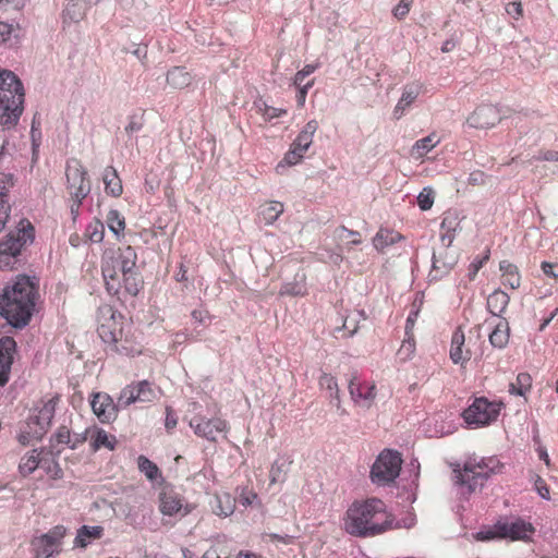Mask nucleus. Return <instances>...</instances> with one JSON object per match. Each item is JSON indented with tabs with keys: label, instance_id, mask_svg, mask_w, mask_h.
Segmentation results:
<instances>
[{
	"label": "nucleus",
	"instance_id": "f257e3e1",
	"mask_svg": "<svg viewBox=\"0 0 558 558\" xmlns=\"http://www.w3.org/2000/svg\"><path fill=\"white\" fill-rule=\"evenodd\" d=\"M136 262L137 254L130 245L105 251L101 258V272L110 294L119 295L122 289L131 296L138 294L143 281Z\"/></svg>",
	"mask_w": 558,
	"mask_h": 558
},
{
	"label": "nucleus",
	"instance_id": "f03ea898",
	"mask_svg": "<svg viewBox=\"0 0 558 558\" xmlns=\"http://www.w3.org/2000/svg\"><path fill=\"white\" fill-rule=\"evenodd\" d=\"M37 298L38 279L19 275L0 294V314L14 328H23L33 316Z\"/></svg>",
	"mask_w": 558,
	"mask_h": 558
},
{
	"label": "nucleus",
	"instance_id": "7ed1b4c3",
	"mask_svg": "<svg viewBox=\"0 0 558 558\" xmlns=\"http://www.w3.org/2000/svg\"><path fill=\"white\" fill-rule=\"evenodd\" d=\"M392 523V515L388 513L385 502L378 498H368L349 507L344 530L356 537H373L390 530Z\"/></svg>",
	"mask_w": 558,
	"mask_h": 558
},
{
	"label": "nucleus",
	"instance_id": "20e7f679",
	"mask_svg": "<svg viewBox=\"0 0 558 558\" xmlns=\"http://www.w3.org/2000/svg\"><path fill=\"white\" fill-rule=\"evenodd\" d=\"M98 335L105 343L111 347V350L125 356L140 355L143 345L130 329L124 330L118 319L122 315L110 305H102L98 308Z\"/></svg>",
	"mask_w": 558,
	"mask_h": 558
},
{
	"label": "nucleus",
	"instance_id": "39448f33",
	"mask_svg": "<svg viewBox=\"0 0 558 558\" xmlns=\"http://www.w3.org/2000/svg\"><path fill=\"white\" fill-rule=\"evenodd\" d=\"M501 468L502 465L495 457L482 458L480 461L470 458L462 469L459 465L453 469L452 481L459 487L460 494L468 497L478 487H483L490 475L498 473Z\"/></svg>",
	"mask_w": 558,
	"mask_h": 558
},
{
	"label": "nucleus",
	"instance_id": "423d86ee",
	"mask_svg": "<svg viewBox=\"0 0 558 558\" xmlns=\"http://www.w3.org/2000/svg\"><path fill=\"white\" fill-rule=\"evenodd\" d=\"M24 88L11 71L0 70V125H14L23 111Z\"/></svg>",
	"mask_w": 558,
	"mask_h": 558
},
{
	"label": "nucleus",
	"instance_id": "0eeeda50",
	"mask_svg": "<svg viewBox=\"0 0 558 558\" xmlns=\"http://www.w3.org/2000/svg\"><path fill=\"white\" fill-rule=\"evenodd\" d=\"M35 239V229L33 225L22 219L15 231H10L0 242V267L10 266V259L21 254V251L32 244Z\"/></svg>",
	"mask_w": 558,
	"mask_h": 558
},
{
	"label": "nucleus",
	"instance_id": "6e6552de",
	"mask_svg": "<svg viewBox=\"0 0 558 558\" xmlns=\"http://www.w3.org/2000/svg\"><path fill=\"white\" fill-rule=\"evenodd\" d=\"M401 464L402 459L398 451L385 449L371 469L372 482L381 486L392 483L400 474Z\"/></svg>",
	"mask_w": 558,
	"mask_h": 558
},
{
	"label": "nucleus",
	"instance_id": "1a4fd4ad",
	"mask_svg": "<svg viewBox=\"0 0 558 558\" xmlns=\"http://www.w3.org/2000/svg\"><path fill=\"white\" fill-rule=\"evenodd\" d=\"M500 413V404L489 402L486 398H476L462 413L464 422L474 427L489 425Z\"/></svg>",
	"mask_w": 558,
	"mask_h": 558
},
{
	"label": "nucleus",
	"instance_id": "9d476101",
	"mask_svg": "<svg viewBox=\"0 0 558 558\" xmlns=\"http://www.w3.org/2000/svg\"><path fill=\"white\" fill-rule=\"evenodd\" d=\"M65 177L71 199L86 198L92 186L87 178V171L77 159H71L66 162Z\"/></svg>",
	"mask_w": 558,
	"mask_h": 558
},
{
	"label": "nucleus",
	"instance_id": "9b49d317",
	"mask_svg": "<svg viewBox=\"0 0 558 558\" xmlns=\"http://www.w3.org/2000/svg\"><path fill=\"white\" fill-rule=\"evenodd\" d=\"M189 425L195 435L209 441H216L217 434L226 433L228 427L227 422L220 417L206 418L202 415L192 417Z\"/></svg>",
	"mask_w": 558,
	"mask_h": 558
},
{
	"label": "nucleus",
	"instance_id": "f8f14e48",
	"mask_svg": "<svg viewBox=\"0 0 558 558\" xmlns=\"http://www.w3.org/2000/svg\"><path fill=\"white\" fill-rule=\"evenodd\" d=\"M159 509L163 515H181L184 517L191 512L187 504L184 505L183 497L173 488L166 487L159 495Z\"/></svg>",
	"mask_w": 558,
	"mask_h": 558
},
{
	"label": "nucleus",
	"instance_id": "ddd939ff",
	"mask_svg": "<svg viewBox=\"0 0 558 558\" xmlns=\"http://www.w3.org/2000/svg\"><path fill=\"white\" fill-rule=\"evenodd\" d=\"M501 120L500 110L492 104H483L468 118L470 126L481 130L494 128Z\"/></svg>",
	"mask_w": 558,
	"mask_h": 558
},
{
	"label": "nucleus",
	"instance_id": "4468645a",
	"mask_svg": "<svg viewBox=\"0 0 558 558\" xmlns=\"http://www.w3.org/2000/svg\"><path fill=\"white\" fill-rule=\"evenodd\" d=\"M458 263V255L442 245V251L434 252L432 257V269L428 274L429 280H439L450 272Z\"/></svg>",
	"mask_w": 558,
	"mask_h": 558
},
{
	"label": "nucleus",
	"instance_id": "2eb2a0df",
	"mask_svg": "<svg viewBox=\"0 0 558 558\" xmlns=\"http://www.w3.org/2000/svg\"><path fill=\"white\" fill-rule=\"evenodd\" d=\"M90 407L94 414L101 423H110L118 416V405L113 399L106 392H95L90 400Z\"/></svg>",
	"mask_w": 558,
	"mask_h": 558
},
{
	"label": "nucleus",
	"instance_id": "dca6fc26",
	"mask_svg": "<svg viewBox=\"0 0 558 558\" xmlns=\"http://www.w3.org/2000/svg\"><path fill=\"white\" fill-rule=\"evenodd\" d=\"M16 352V342L12 337L0 338V386L3 387L10 379L11 367Z\"/></svg>",
	"mask_w": 558,
	"mask_h": 558
},
{
	"label": "nucleus",
	"instance_id": "f3484780",
	"mask_svg": "<svg viewBox=\"0 0 558 558\" xmlns=\"http://www.w3.org/2000/svg\"><path fill=\"white\" fill-rule=\"evenodd\" d=\"M500 538H510L512 541H526L530 535L534 533V526L525 522L524 520L518 519L512 522L497 523L496 524Z\"/></svg>",
	"mask_w": 558,
	"mask_h": 558
},
{
	"label": "nucleus",
	"instance_id": "a211bd4d",
	"mask_svg": "<svg viewBox=\"0 0 558 558\" xmlns=\"http://www.w3.org/2000/svg\"><path fill=\"white\" fill-rule=\"evenodd\" d=\"M349 392L351 399L363 407L369 408L372 402L376 397V387L375 385H364L356 372H354L349 379Z\"/></svg>",
	"mask_w": 558,
	"mask_h": 558
},
{
	"label": "nucleus",
	"instance_id": "6ab92c4d",
	"mask_svg": "<svg viewBox=\"0 0 558 558\" xmlns=\"http://www.w3.org/2000/svg\"><path fill=\"white\" fill-rule=\"evenodd\" d=\"M57 400L58 398L48 400L38 410L37 414L28 417V425L36 428L35 434L38 436H44L48 432L54 416Z\"/></svg>",
	"mask_w": 558,
	"mask_h": 558
},
{
	"label": "nucleus",
	"instance_id": "aec40b11",
	"mask_svg": "<svg viewBox=\"0 0 558 558\" xmlns=\"http://www.w3.org/2000/svg\"><path fill=\"white\" fill-rule=\"evenodd\" d=\"M14 185V177L11 173L0 172V232L4 229L10 211L11 206L7 198V192L13 187Z\"/></svg>",
	"mask_w": 558,
	"mask_h": 558
},
{
	"label": "nucleus",
	"instance_id": "412c9836",
	"mask_svg": "<svg viewBox=\"0 0 558 558\" xmlns=\"http://www.w3.org/2000/svg\"><path fill=\"white\" fill-rule=\"evenodd\" d=\"M440 228L444 232L440 234V240L444 246L450 247L454 238L456 232L460 230V217L457 210H447L444 214Z\"/></svg>",
	"mask_w": 558,
	"mask_h": 558
},
{
	"label": "nucleus",
	"instance_id": "4be33fe9",
	"mask_svg": "<svg viewBox=\"0 0 558 558\" xmlns=\"http://www.w3.org/2000/svg\"><path fill=\"white\" fill-rule=\"evenodd\" d=\"M311 144L312 142H305V144H302L301 142H293L290 149L284 154L282 160L277 165V173L282 174L287 167H292L301 162Z\"/></svg>",
	"mask_w": 558,
	"mask_h": 558
},
{
	"label": "nucleus",
	"instance_id": "5701e85b",
	"mask_svg": "<svg viewBox=\"0 0 558 558\" xmlns=\"http://www.w3.org/2000/svg\"><path fill=\"white\" fill-rule=\"evenodd\" d=\"M485 324L493 326V330L489 333V342L494 348L504 349L507 347L510 338V327L506 318L498 319L497 323L486 319Z\"/></svg>",
	"mask_w": 558,
	"mask_h": 558
},
{
	"label": "nucleus",
	"instance_id": "b1692460",
	"mask_svg": "<svg viewBox=\"0 0 558 558\" xmlns=\"http://www.w3.org/2000/svg\"><path fill=\"white\" fill-rule=\"evenodd\" d=\"M422 92V84L413 82L407 84L402 89L401 98L395 107L393 116L396 119H400L405 109L410 107Z\"/></svg>",
	"mask_w": 558,
	"mask_h": 558
},
{
	"label": "nucleus",
	"instance_id": "393cba45",
	"mask_svg": "<svg viewBox=\"0 0 558 558\" xmlns=\"http://www.w3.org/2000/svg\"><path fill=\"white\" fill-rule=\"evenodd\" d=\"M104 535V527L100 525H82L74 538V547L86 548L90 543L101 538Z\"/></svg>",
	"mask_w": 558,
	"mask_h": 558
},
{
	"label": "nucleus",
	"instance_id": "a878e982",
	"mask_svg": "<svg viewBox=\"0 0 558 558\" xmlns=\"http://www.w3.org/2000/svg\"><path fill=\"white\" fill-rule=\"evenodd\" d=\"M510 296L500 289L495 290L487 298V310L493 317L504 318L502 314L509 304Z\"/></svg>",
	"mask_w": 558,
	"mask_h": 558
},
{
	"label": "nucleus",
	"instance_id": "bb28decb",
	"mask_svg": "<svg viewBox=\"0 0 558 558\" xmlns=\"http://www.w3.org/2000/svg\"><path fill=\"white\" fill-rule=\"evenodd\" d=\"M102 181L107 194L113 197H119L122 194L123 187L121 179L119 178L117 170L112 166H108L107 168H105L102 172Z\"/></svg>",
	"mask_w": 558,
	"mask_h": 558
},
{
	"label": "nucleus",
	"instance_id": "cd10ccee",
	"mask_svg": "<svg viewBox=\"0 0 558 558\" xmlns=\"http://www.w3.org/2000/svg\"><path fill=\"white\" fill-rule=\"evenodd\" d=\"M211 508L215 514L229 517L235 508L234 499L227 493L216 495L211 501Z\"/></svg>",
	"mask_w": 558,
	"mask_h": 558
},
{
	"label": "nucleus",
	"instance_id": "c85d7f7f",
	"mask_svg": "<svg viewBox=\"0 0 558 558\" xmlns=\"http://www.w3.org/2000/svg\"><path fill=\"white\" fill-rule=\"evenodd\" d=\"M85 16V8L80 0H68L62 13L63 24L78 23Z\"/></svg>",
	"mask_w": 558,
	"mask_h": 558
},
{
	"label": "nucleus",
	"instance_id": "c756f323",
	"mask_svg": "<svg viewBox=\"0 0 558 558\" xmlns=\"http://www.w3.org/2000/svg\"><path fill=\"white\" fill-rule=\"evenodd\" d=\"M499 270L501 271L502 284L509 286L511 289H518L521 283L518 267L508 260L499 263Z\"/></svg>",
	"mask_w": 558,
	"mask_h": 558
},
{
	"label": "nucleus",
	"instance_id": "7c9ffc66",
	"mask_svg": "<svg viewBox=\"0 0 558 558\" xmlns=\"http://www.w3.org/2000/svg\"><path fill=\"white\" fill-rule=\"evenodd\" d=\"M291 463H292V461L288 457H286V456L278 457L271 464V468L269 471L270 484L283 482L287 473L290 470Z\"/></svg>",
	"mask_w": 558,
	"mask_h": 558
},
{
	"label": "nucleus",
	"instance_id": "2f4dec72",
	"mask_svg": "<svg viewBox=\"0 0 558 558\" xmlns=\"http://www.w3.org/2000/svg\"><path fill=\"white\" fill-rule=\"evenodd\" d=\"M305 275L296 274L293 281L284 282L281 286L280 294L290 296H300L306 293Z\"/></svg>",
	"mask_w": 558,
	"mask_h": 558
},
{
	"label": "nucleus",
	"instance_id": "473e14b6",
	"mask_svg": "<svg viewBox=\"0 0 558 558\" xmlns=\"http://www.w3.org/2000/svg\"><path fill=\"white\" fill-rule=\"evenodd\" d=\"M44 461L45 458H40L36 449L32 450L26 453L20 462L19 469L21 474L23 476L31 475Z\"/></svg>",
	"mask_w": 558,
	"mask_h": 558
},
{
	"label": "nucleus",
	"instance_id": "72a5a7b5",
	"mask_svg": "<svg viewBox=\"0 0 558 558\" xmlns=\"http://www.w3.org/2000/svg\"><path fill=\"white\" fill-rule=\"evenodd\" d=\"M401 239V234L388 229H380L373 239L376 250L383 251L385 247L397 243Z\"/></svg>",
	"mask_w": 558,
	"mask_h": 558
},
{
	"label": "nucleus",
	"instance_id": "f704fd0d",
	"mask_svg": "<svg viewBox=\"0 0 558 558\" xmlns=\"http://www.w3.org/2000/svg\"><path fill=\"white\" fill-rule=\"evenodd\" d=\"M319 387L323 390L328 391L329 399L331 402L336 401L337 408L340 405L339 388L337 380L333 376L327 373H323L319 377Z\"/></svg>",
	"mask_w": 558,
	"mask_h": 558
},
{
	"label": "nucleus",
	"instance_id": "c9c22d12",
	"mask_svg": "<svg viewBox=\"0 0 558 558\" xmlns=\"http://www.w3.org/2000/svg\"><path fill=\"white\" fill-rule=\"evenodd\" d=\"M167 82L174 88H183L191 83V75L184 68L174 66L168 72Z\"/></svg>",
	"mask_w": 558,
	"mask_h": 558
},
{
	"label": "nucleus",
	"instance_id": "e433bc0d",
	"mask_svg": "<svg viewBox=\"0 0 558 558\" xmlns=\"http://www.w3.org/2000/svg\"><path fill=\"white\" fill-rule=\"evenodd\" d=\"M532 387V377L527 373L518 374L515 381L509 384V392L515 396H525Z\"/></svg>",
	"mask_w": 558,
	"mask_h": 558
},
{
	"label": "nucleus",
	"instance_id": "4c0bfd02",
	"mask_svg": "<svg viewBox=\"0 0 558 558\" xmlns=\"http://www.w3.org/2000/svg\"><path fill=\"white\" fill-rule=\"evenodd\" d=\"M137 468L138 470L145 474V476L149 480V481H155L157 480L158 477H161V472L159 470V468L157 466L156 463H154L153 461H150L147 457L145 456H140L137 458Z\"/></svg>",
	"mask_w": 558,
	"mask_h": 558
},
{
	"label": "nucleus",
	"instance_id": "58836bf2",
	"mask_svg": "<svg viewBox=\"0 0 558 558\" xmlns=\"http://www.w3.org/2000/svg\"><path fill=\"white\" fill-rule=\"evenodd\" d=\"M22 29L17 23L0 21V45L16 39L21 36Z\"/></svg>",
	"mask_w": 558,
	"mask_h": 558
},
{
	"label": "nucleus",
	"instance_id": "ea45409f",
	"mask_svg": "<svg viewBox=\"0 0 558 558\" xmlns=\"http://www.w3.org/2000/svg\"><path fill=\"white\" fill-rule=\"evenodd\" d=\"M117 445V438L113 435H108L104 429H98L93 442L94 450H98L105 447L109 450H113Z\"/></svg>",
	"mask_w": 558,
	"mask_h": 558
},
{
	"label": "nucleus",
	"instance_id": "a19ab883",
	"mask_svg": "<svg viewBox=\"0 0 558 558\" xmlns=\"http://www.w3.org/2000/svg\"><path fill=\"white\" fill-rule=\"evenodd\" d=\"M283 211V205L280 202H271L260 210V215L267 225L274 223Z\"/></svg>",
	"mask_w": 558,
	"mask_h": 558
},
{
	"label": "nucleus",
	"instance_id": "79ce46f5",
	"mask_svg": "<svg viewBox=\"0 0 558 558\" xmlns=\"http://www.w3.org/2000/svg\"><path fill=\"white\" fill-rule=\"evenodd\" d=\"M85 235L89 239L90 242L100 243L104 240L105 235L104 223L98 219L92 221L86 227Z\"/></svg>",
	"mask_w": 558,
	"mask_h": 558
},
{
	"label": "nucleus",
	"instance_id": "37998d69",
	"mask_svg": "<svg viewBox=\"0 0 558 558\" xmlns=\"http://www.w3.org/2000/svg\"><path fill=\"white\" fill-rule=\"evenodd\" d=\"M107 223L109 230L119 235L125 228L124 218L121 217L120 213L116 209L109 210L107 215Z\"/></svg>",
	"mask_w": 558,
	"mask_h": 558
},
{
	"label": "nucleus",
	"instance_id": "c03bdc74",
	"mask_svg": "<svg viewBox=\"0 0 558 558\" xmlns=\"http://www.w3.org/2000/svg\"><path fill=\"white\" fill-rule=\"evenodd\" d=\"M61 453L60 450H57L54 457L51 460L45 458V461L41 462L40 466L50 474L54 480H59L63 477V471L57 461V457Z\"/></svg>",
	"mask_w": 558,
	"mask_h": 558
},
{
	"label": "nucleus",
	"instance_id": "a18cd8bd",
	"mask_svg": "<svg viewBox=\"0 0 558 558\" xmlns=\"http://www.w3.org/2000/svg\"><path fill=\"white\" fill-rule=\"evenodd\" d=\"M258 111L262 113L266 121H272L274 119L280 118L288 113L287 109L276 108L262 101L258 104Z\"/></svg>",
	"mask_w": 558,
	"mask_h": 558
},
{
	"label": "nucleus",
	"instance_id": "49530a36",
	"mask_svg": "<svg viewBox=\"0 0 558 558\" xmlns=\"http://www.w3.org/2000/svg\"><path fill=\"white\" fill-rule=\"evenodd\" d=\"M66 529L63 525H56L49 532L43 534L40 539L47 542L53 546L58 545L60 541L65 536Z\"/></svg>",
	"mask_w": 558,
	"mask_h": 558
},
{
	"label": "nucleus",
	"instance_id": "de8ad7c7",
	"mask_svg": "<svg viewBox=\"0 0 558 558\" xmlns=\"http://www.w3.org/2000/svg\"><path fill=\"white\" fill-rule=\"evenodd\" d=\"M438 142H415L410 149V157L415 160L422 159L429 153Z\"/></svg>",
	"mask_w": 558,
	"mask_h": 558
},
{
	"label": "nucleus",
	"instance_id": "09e8293b",
	"mask_svg": "<svg viewBox=\"0 0 558 558\" xmlns=\"http://www.w3.org/2000/svg\"><path fill=\"white\" fill-rule=\"evenodd\" d=\"M435 199V191L430 186H425L417 196V205L421 210L432 208Z\"/></svg>",
	"mask_w": 558,
	"mask_h": 558
},
{
	"label": "nucleus",
	"instance_id": "8fccbe9b",
	"mask_svg": "<svg viewBox=\"0 0 558 558\" xmlns=\"http://www.w3.org/2000/svg\"><path fill=\"white\" fill-rule=\"evenodd\" d=\"M33 546L35 548V558H49L54 554V546L47 542H43L40 537L33 542Z\"/></svg>",
	"mask_w": 558,
	"mask_h": 558
},
{
	"label": "nucleus",
	"instance_id": "3c124183",
	"mask_svg": "<svg viewBox=\"0 0 558 558\" xmlns=\"http://www.w3.org/2000/svg\"><path fill=\"white\" fill-rule=\"evenodd\" d=\"M56 444H63L69 447L71 442V433L70 429L66 426H60L57 432L51 436L50 438V447L51 450L54 448ZM53 453V451H51Z\"/></svg>",
	"mask_w": 558,
	"mask_h": 558
},
{
	"label": "nucleus",
	"instance_id": "603ef678",
	"mask_svg": "<svg viewBox=\"0 0 558 558\" xmlns=\"http://www.w3.org/2000/svg\"><path fill=\"white\" fill-rule=\"evenodd\" d=\"M136 387L140 402H151L156 398V393L147 380L140 381Z\"/></svg>",
	"mask_w": 558,
	"mask_h": 558
},
{
	"label": "nucleus",
	"instance_id": "864d4df0",
	"mask_svg": "<svg viewBox=\"0 0 558 558\" xmlns=\"http://www.w3.org/2000/svg\"><path fill=\"white\" fill-rule=\"evenodd\" d=\"M238 501L243 507L253 506L255 501H258V495L247 487L241 489Z\"/></svg>",
	"mask_w": 558,
	"mask_h": 558
},
{
	"label": "nucleus",
	"instance_id": "5fc2aeb1",
	"mask_svg": "<svg viewBox=\"0 0 558 558\" xmlns=\"http://www.w3.org/2000/svg\"><path fill=\"white\" fill-rule=\"evenodd\" d=\"M531 480L534 483V488L537 492V494L543 498L548 500L550 498L549 488L544 481L543 477H541L538 474L533 473L531 475Z\"/></svg>",
	"mask_w": 558,
	"mask_h": 558
},
{
	"label": "nucleus",
	"instance_id": "6e6d98bb",
	"mask_svg": "<svg viewBox=\"0 0 558 558\" xmlns=\"http://www.w3.org/2000/svg\"><path fill=\"white\" fill-rule=\"evenodd\" d=\"M414 0H400L393 8L392 14L398 20H403L410 12Z\"/></svg>",
	"mask_w": 558,
	"mask_h": 558
},
{
	"label": "nucleus",
	"instance_id": "4d7b16f0",
	"mask_svg": "<svg viewBox=\"0 0 558 558\" xmlns=\"http://www.w3.org/2000/svg\"><path fill=\"white\" fill-rule=\"evenodd\" d=\"M36 432V428L35 427H31L28 425V422H26V427L24 430H22L19 435V441L22 444V445H27L29 444V441L32 439H37V440H40L44 436H38L37 434H35Z\"/></svg>",
	"mask_w": 558,
	"mask_h": 558
},
{
	"label": "nucleus",
	"instance_id": "13d9d810",
	"mask_svg": "<svg viewBox=\"0 0 558 558\" xmlns=\"http://www.w3.org/2000/svg\"><path fill=\"white\" fill-rule=\"evenodd\" d=\"M488 258H489V254L487 253L483 258H481V259L476 258L470 264L469 272H468V277L470 280H474L478 270L488 260Z\"/></svg>",
	"mask_w": 558,
	"mask_h": 558
},
{
	"label": "nucleus",
	"instance_id": "bf43d9fd",
	"mask_svg": "<svg viewBox=\"0 0 558 558\" xmlns=\"http://www.w3.org/2000/svg\"><path fill=\"white\" fill-rule=\"evenodd\" d=\"M134 403V398L132 397V390L129 389V386L123 388L120 392L119 399H118V408L119 407H129L130 404Z\"/></svg>",
	"mask_w": 558,
	"mask_h": 558
},
{
	"label": "nucleus",
	"instance_id": "052dcab7",
	"mask_svg": "<svg viewBox=\"0 0 558 558\" xmlns=\"http://www.w3.org/2000/svg\"><path fill=\"white\" fill-rule=\"evenodd\" d=\"M506 11L508 14L512 15L515 20H519L523 15V8L521 2H510L506 7Z\"/></svg>",
	"mask_w": 558,
	"mask_h": 558
},
{
	"label": "nucleus",
	"instance_id": "680f3d73",
	"mask_svg": "<svg viewBox=\"0 0 558 558\" xmlns=\"http://www.w3.org/2000/svg\"><path fill=\"white\" fill-rule=\"evenodd\" d=\"M177 424H178L177 414L170 407H167L166 408V421H165V426H166L167 430L173 429L177 426Z\"/></svg>",
	"mask_w": 558,
	"mask_h": 558
},
{
	"label": "nucleus",
	"instance_id": "e2e57ef3",
	"mask_svg": "<svg viewBox=\"0 0 558 558\" xmlns=\"http://www.w3.org/2000/svg\"><path fill=\"white\" fill-rule=\"evenodd\" d=\"M318 129V122L316 120H311L306 123L303 131L301 132L298 140H301L302 137H312L314 136L315 132Z\"/></svg>",
	"mask_w": 558,
	"mask_h": 558
},
{
	"label": "nucleus",
	"instance_id": "0e129e2a",
	"mask_svg": "<svg viewBox=\"0 0 558 558\" xmlns=\"http://www.w3.org/2000/svg\"><path fill=\"white\" fill-rule=\"evenodd\" d=\"M314 85V80L307 82L302 87H299L298 94H296V101L299 106H303L305 104L306 95L308 89Z\"/></svg>",
	"mask_w": 558,
	"mask_h": 558
},
{
	"label": "nucleus",
	"instance_id": "69168bd1",
	"mask_svg": "<svg viewBox=\"0 0 558 558\" xmlns=\"http://www.w3.org/2000/svg\"><path fill=\"white\" fill-rule=\"evenodd\" d=\"M450 359L452 360V362L454 364H459V363L462 364L465 361H468L470 357L463 356L462 347H451V349H450Z\"/></svg>",
	"mask_w": 558,
	"mask_h": 558
},
{
	"label": "nucleus",
	"instance_id": "338daca9",
	"mask_svg": "<svg viewBox=\"0 0 558 558\" xmlns=\"http://www.w3.org/2000/svg\"><path fill=\"white\" fill-rule=\"evenodd\" d=\"M486 182V174L483 171H473L470 173L469 183L472 185H483Z\"/></svg>",
	"mask_w": 558,
	"mask_h": 558
},
{
	"label": "nucleus",
	"instance_id": "774afa93",
	"mask_svg": "<svg viewBox=\"0 0 558 558\" xmlns=\"http://www.w3.org/2000/svg\"><path fill=\"white\" fill-rule=\"evenodd\" d=\"M542 270L548 277L557 278L558 277V265L543 262L541 265Z\"/></svg>",
	"mask_w": 558,
	"mask_h": 558
}]
</instances>
